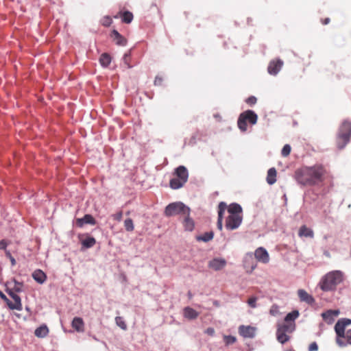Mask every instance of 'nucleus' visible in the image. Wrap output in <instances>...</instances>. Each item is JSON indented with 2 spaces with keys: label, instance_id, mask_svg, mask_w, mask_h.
Listing matches in <instances>:
<instances>
[{
  "label": "nucleus",
  "instance_id": "1",
  "mask_svg": "<svg viewBox=\"0 0 351 351\" xmlns=\"http://www.w3.org/2000/svg\"><path fill=\"white\" fill-rule=\"evenodd\" d=\"M324 173V168L322 165L305 167L295 171V178L300 184L314 185L322 180Z\"/></svg>",
  "mask_w": 351,
  "mask_h": 351
},
{
  "label": "nucleus",
  "instance_id": "2",
  "mask_svg": "<svg viewBox=\"0 0 351 351\" xmlns=\"http://www.w3.org/2000/svg\"><path fill=\"white\" fill-rule=\"evenodd\" d=\"M350 324H351V319L348 318H341L335 324L336 343L339 347L351 345V329L345 331L346 326Z\"/></svg>",
  "mask_w": 351,
  "mask_h": 351
},
{
  "label": "nucleus",
  "instance_id": "3",
  "mask_svg": "<svg viewBox=\"0 0 351 351\" xmlns=\"http://www.w3.org/2000/svg\"><path fill=\"white\" fill-rule=\"evenodd\" d=\"M343 281V274L340 271H333L326 274L320 282V288L324 291H331Z\"/></svg>",
  "mask_w": 351,
  "mask_h": 351
},
{
  "label": "nucleus",
  "instance_id": "4",
  "mask_svg": "<svg viewBox=\"0 0 351 351\" xmlns=\"http://www.w3.org/2000/svg\"><path fill=\"white\" fill-rule=\"evenodd\" d=\"M351 136V123L344 121L339 127L337 136V145L341 149L350 142Z\"/></svg>",
  "mask_w": 351,
  "mask_h": 351
},
{
  "label": "nucleus",
  "instance_id": "5",
  "mask_svg": "<svg viewBox=\"0 0 351 351\" xmlns=\"http://www.w3.org/2000/svg\"><path fill=\"white\" fill-rule=\"evenodd\" d=\"M175 175L176 177L170 180L169 185L173 189H179L187 182L189 172L184 166L180 165L175 169Z\"/></svg>",
  "mask_w": 351,
  "mask_h": 351
},
{
  "label": "nucleus",
  "instance_id": "6",
  "mask_svg": "<svg viewBox=\"0 0 351 351\" xmlns=\"http://www.w3.org/2000/svg\"><path fill=\"white\" fill-rule=\"evenodd\" d=\"M190 208L181 202H173L168 204L165 209V215L167 217L174 215H190Z\"/></svg>",
  "mask_w": 351,
  "mask_h": 351
},
{
  "label": "nucleus",
  "instance_id": "7",
  "mask_svg": "<svg viewBox=\"0 0 351 351\" xmlns=\"http://www.w3.org/2000/svg\"><path fill=\"white\" fill-rule=\"evenodd\" d=\"M257 119V114L253 110H247L239 115L237 125L241 132H245L247 130V121L251 125H254L256 123Z\"/></svg>",
  "mask_w": 351,
  "mask_h": 351
},
{
  "label": "nucleus",
  "instance_id": "8",
  "mask_svg": "<svg viewBox=\"0 0 351 351\" xmlns=\"http://www.w3.org/2000/svg\"><path fill=\"white\" fill-rule=\"evenodd\" d=\"M242 221L243 215H228L226 219L225 227L229 230H236L241 226Z\"/></svg>",
  "mask_w": 351,
  "mask_h": 351
},
{
  "label": "nucleus",
  "instance_id": "9",
  "mask_svg": "<svg viewBox=\"0 0 351 351\" xmlns=\"http://www.w3.org/2000/svg\"><path fill=\"white\" fill-rule=\"evenodd\" d=\"M283 66V61L280 59L271 60L267 67L268 73L270 75H276L281 70Z\"/></svg>",
  "mask_w": 351,
  "mask_h": 351
},
{
  "label": "nucleus",
  "instance_id": "10",
  "mask_svg": "<svg viewBox=\"0 0 351 351\" xmlns=\"http://www.w3.org/2000/svg\"><path fill=\"white\" fill-rule=\"evenodd\" d=\"M298 295L300 301L305 302L308 305L313 306L315 304V300L312 295L309 294L304 289H300L298 290Z\"/></svg>",
  "mask_w": 351,
  "mask_h": 351
},
{
  "label": "nucleus",
  "instance_id": "11",
  "mask_svg": "<svg viewBox=\"0 0 351 351\" xmlns=\"http://www.w3.org/2000/svg\"><path fill=\"white\" fill-rule=\"evenodd\" d=\"M239 333L244 338L252 339L256 335V328L250 326L241 325L239 327Z\"/></svg>",
  "mask_w": 351,
  "mask_h": 351
},
{
  "label": "nucleus",
  "instance_id": "12",
  "mask_svg": "<svg viewBox=\"0 0 351 351\" xmlns=\"http://www.w3.org/2000/svg\"><path fill=\"white\" fill-rule=\"evenodd\" d=\"M254 256L256 260L263 263H267L269 261V256L265 248L263 247H258L254 252Z\"/></svg>",
  "mask_w": 351,
  "mask_h": 351
},
{
  "label": "nucleus",
  "instance_id": "13",
  "mask_svg": "<svg viewBox=\"0 0 351 351\" xmlns=\"http://www.w3.org/2000/svg\"><path fill=\"white\" fill-rule=\"evenodd\" d=\"M339 315V310H328L322 313V317L327 324H332Z\"/></svg>",
  "mask_w": 351,
  "mask_h": 351
},
{
  "label": "nucleus",
  "instance_id": "14",
  "mask_svg": "<svg viewBox=\"0 0 351 351\" xmlns=\"http://www.w3.org/2000/svg\"><path fill=\"white\" fill-rule=\"evenodd\" d=\"M7 293L14 300V302H12V304H10V309L11 310H17V311H21L22 310V303H21V299L19 295L14 293L13 291L12 290H6Z\"/></svg>",
  "mask_w": 351,
  "mask_h": 351
},
{
  "label": "nucleus",
  "instance_id": "15",
  "mask_svg": "<svg viewBox=\"0 0 351 351\" xmlns=\"http://www.w3.org/2000/svg\"><path fill=\"white\" fill-rule=\"evenodd\" d=\"M226 265V261L224 258H215L209 261L208 267L215 271H218L223 269Z\"/></svg>",
  "mask_w": 351,
  "mask_h": 351
},
{
  "label": "nucleus",
  "instance_id": "16",
  "mask_svg": "<svg viewBox=\"0 0 351 351\" xmlns=\"http://www.w3.org/2000/svg\"><path fill=\"white\" fill-rule=\"evenodd\" d=\"M227 208V205L225 202H221L218 206V219H217V228L219 230H222L223 229V213Z\"/></svg>",
  "mask_w": 351,
  "mask_h": 351
},
{
  "label": "nucleus",
  "instance_id": "17",
  "mask_svg": "<svg viewBox=\"0 0 351 351\" xmlns=\"http://www.w3.org/2000/svg\"><path fill=\"white\" fill-rule=\"evenodd\" d=\"M77 226L82 228L84 224L95 225L96 221L91 215L86 214L82 218L76 219Z\"/></svg>",
  "mask_w": 351,
  "mask_h": 351
},
{
  "label": "nucleus",
  "instance_id": "18",
  "mask_svg": "<svg viewBox=\"0 0 351 351\" xmlns=\"http://www.w3.org/2000/svg\"><path fill=\"white\" fill-rule=\"evenodd\" d=\"M71 326L78 332L84 331V322L81 317H75L71 322Z\"/></svg>",
  "mask_w": 351,
  "mask_h": 351
},
{
  "label": "nucleus",
  "instance_id": "19",
  "mask_svg": "<svg viewBox=\"0 0 351 351\" xmlns=\"http://www.w3.org/2000/svg\"><path fill=\"white\" fill-rule=\"evenodd\" d=\"M229 215H243V209L240 204L232 203L228 207Z\"/></svg>",
  "mask_w": 351,
  "mask_h": 351
},
{
  "label": "nucleus",
  "instance_id": "20",
  "mask_svg": "<svg viewBox=\"0 0 351 351\" xmlns=\"http://www.w3.org/2000/svg\"><path fill=\"white\" fill-rule=\"evenodd\" d=\"M33 279L38 284H43L47 280V276L41 269H36L32 273Z\"/></svg>",
  "mask_w": 351,
  "mask_h": 351
},
{
  "label": "nucleus",
  "instance_id": "21",
  "mask_svg": "<svg viewBox=\"0 0 351 351\" xmlns=\"http://www.w3.org/2000/svg\"><path fill=\"white\" fill-rule=\"evenodd\" d=\"M111 36L113 38L116 44L119 46H125L127 44V40L121 36L118 31L113 29L111 33Z\"/></svg>",
  "mask_w": 351,
  "mask_h": 351
},
{
  "label": "nucleus",
  "instance_id": "22",
  "mask_svg": "<svg viewBox=\"0 0 351 351\" xmlns=\"http://www.w3.org/2000/svg\"><path fill=\"white\" fill-rule=\"evenodd\" d=\"M183 315L188 319H195L199 316V313L193 308L186 306L183 309Z\"/></svg>",
  "mask_w": 351,
  "mask_h": 351
},
{
  "label": "nucleus",
  "instance_id": "23",
  "mask_svg": "<svg viewBox=\"0 0 351 351\" xmlns=\"http://www.w3.org/2000/svg\"><path fill=\"white\" fill-rule=\"evenodd\" d=\"M278 330L283 331L285 332L291 333L295 329V322H285L282 325L278 326Z\"/></svg>",
  "mask_w": 351,
  "mask_h": 351
},
{
  "label": "nucleus",
  "instance_id": "24",
  "mask_svg": "<svg viewBox=\"0 0 351 351\" xmlns=\"http://www.w3.org/2000/svg\"><path fill=\"white\" fill-rule=\"evenodd\" d=\"M298 234L301 237H304L308 238H313L314 236L313 231L311 228H307L306 226H302L300 227Z\"/></svg>",
  "mask_w": 351,
  "mask_h": 351
},
{
  "label": "nucleus",
  "instance_id": "25",
  "mask_svg": "<svg viewBox=\"0 0 351 351\" xmlns=\"http://www.w3.org/2000/svg\"><path fill=\"white\" fill-rule=\"evenodd\" d=\"M276 182V170L274 167L270 168L267 171V182L271 185Z\"/></svg>",
  "mask_w": 351,
  "mask_h": 351
},
{
  "label": "nucleus",
  "instance_id": "26",
  "mask_svg": "<svg viewBox=\"0 0 351 351\" xmlns=\"http://www.w3.org/2000/svg\"><path fill=\"white\" fill-rule=\"evenodd\" d=\"M111 56L107 53H104L100 56L99 63L104 68L108 67L111 63Z\"/></svg>",
  "mask_w": 351,
  "mask_h": 351
},
{
  "label": "nucleus",
  "instance_id": "27",
  "mask_svg": "<svg viewBox=\"0 0 351 351\" xmlns=\"http://www.w3.org/2000/svg\"><path fill=\"white\" fill-rule=\"evenodd\" d=\"M49 333V329L46 325H42L35 330L34 334L37 337H45Z\"/></svg>",
  "mask_w": 351,
  "mask_h": 351
},
{
  "label": "nucleus",
  "instance_id": "28",
  "mask_svg": "<svg viewBox=\"0 0 351 351\" xmlns=\"http://www.w3.org/2000/svg\"><path fill=\"white\" fill-rule=\"evenodd\" d=\"M184 217L183 225L184 229L187 231H192L194 228L193 220L189 217V215H184Z\"/></svg>",
  "mask_w": 351,
  "mask_h": 351
},
{
  "label": "nucleus",
  "instance_id": "29",
  "mask_svg": "<svg viewBox=\"0 0 351 351\" xmlns=\"http://www.w3.org/2000/svg\"><path fill=\"white\" fill-rule=\"evenodd\" d=\"M300 313L298 310H294L289 313L285 317V322H295V320L299 317Z\"/></svg>",
  "mask_w": 351,
  "mask_h": 351
},
{
  "label": "nucleus",
  "instance_id": "30",
  "mask_svg": "<svg viewBox=\"0 0 351 351\" xmlns=\"http://www.w3.org/2000/svg\"><path fill=\"white\" fill-rule=\"evenodd\" d=\"M283 331L277 329L276 336L278 341L282 344L285 343L289 340V337Z\"/></svg>",
  "mask_w": 351,
  "mask_h": 351
},
{
  "label": "nucleus",
  "instance_id": "31",
  "mask_svg": "<svg viewBox=\"0 0 351 351\" xmlns=\"http://www.w3.org/2000/svg\"><path fill=\"white\" fill-rule=\"evenodd\" d=\"M95 243L96 240L93 237H88L82 241V246L86 249L92 247Z\"/></svg>",
  "mask_w": 351,
  "mask_h": 351
},
{
  "label": "nucleus",
  "instance_id": "32",
  "mask_svg": "<svg viewBox=\"0 0 351 351\" xmlns=\"http://www.w3.org/2000/svg\"><path fill=\"white\" fill-rule=\"evenodd\" d=\"M119 14L121 15L122 22L125 23H130L133 20V14L129 11H125L123 13L120 12Z\"/></svg>",
  "mask_w": 351,
  "mask_h": 351
},
{
  "label": "nucleus",
  "instance_id": "33",
  "mask_svg": "<svg viewBox=\"0 0 351 351\" xmlns=\"http://www.w3.org/2000/svg\"><path fill=\"white\" fill-rule=\"evenodd\" d=\"M214 233L212 231L206 232L202 235L197 237V241L208 242L213 239Z\"/></svg>",
  "mask_w": 351,
  "mask_h": 351
},
{
  "label": "nucleus",
  "instance_id": "34",
  "mask_svg": "<svg viewBox=\"0 0 351 351\" xmlns=\"http://www.w3.org/2000/svg\"><path fill=\"white\" fill-rule=\"evenodd\" d=\"M224 343L226 346L234 344L237 341V338L232 335H226L223 336Z\"/></svg>",
  "mask_w": 351,
  "mask_h": 351
},
{
  "label": "nucleus",
  "instance_id": "35",
  "mask_svg": "<svg viewBox=\"0 0 351 351\" xmlns=\"http://www.w3.org/2000/svg\"><path fill=\"white\" fill-rule=\"evenodd\" d=\"M124 227L128 232L133 231L134 229V226L132 219L130 218L126 219L124 221Z\"/></svg>",
  "mask_w": 351,
  "mask_h": 351
},
{
  "label": "nucleus",
  "instance_id": "36",
  "mask_svg": "<svg viewBox=\"0 0 351 351\" xmlns=\"http://www.w3.org/2000/svg\"><path fill=\"white\" fill-rule=\"evenodd\" d=\"M116 324L121 329L125 330L127 329V324L122 317L117 316L115 317Z\"/></svg>",
  "mask_w": 351,
  "mask_h": 351
},
{
  "label": "nucleus",
  "instance_id": "37",
  "mask_svg": "<svg viewBox=\"0 0 351 351\" xmlns=\"http://www.w3.org/2000/svg\"><path fill=\"white\" fill-rule=\"evenodd\" d=\"M14 287L13 289L15 292L20 293L23 291V282H18L16 280H13Z\"/></svg>",
  "mask_w": 351,
  "mask_h": 351
},
{
  "label": "nucleus",
  "instance_id": "38",
  "mask_svg": "<svg viewBox=\"0 0 351 351\" xmlns=\"http://www.w3.org/2000/svg\"><path fill=\"white\" fill-rule=\"evenodd\" d=\"M291 146L289 144L285 145L281 151L282 156L284 157L289 156L291 152Z\"/></svg>",
  "mask_w": 351,
  "mask_h": 351
},
{
  "label": "nucleus",
  "instance_id": "39",
  "mask_svg": "<svg viewBox=\"0 0 351 351\" xmlns=\"http://www.w3.org/2000/svg\"><path fill=\"white\" fill-rule=\"evenodd\" d=\"M112 20L108 16H106L103 17V19H101V24H102V25H104L105 27L110 26L112 24Z\"/></svg>",
  "mask_w": 351,
  "mask_h": 351
},
{
  "label": "nucleus",
  "instance_id": "40",
  "mask_svg": "<svg viewBox=\"0 0 351 351\" xmlns=\"http://www.w3.org/2000/svg\"><path fill=\"white\" fill-rule=\"evenodd\" d=\"M257 300L258 298L256 297L252 296L248 299L247 302L250 307L254 308L256 307Z\"/></svg>",
  "mask_w": 351,
  "mask_h": 351
},
{
  "label": "nucleus",
  "instance_id": "41",
  "mask_svg": "<svg viewBox=\"0 0 351 351\" xmlns=\"http://www.w3.org/2000/svg\"><path fill=\"white\" fill-rule=\"evenodd\" d=\"M130 57V53H125L123 57V62L127 65L128 68H132V65L130 64V62H129Z\"/></svg>",
  "mask_w": 351,
  "mask_h": 351
},
{
  "label": "nucleus",
  "instance_id": "42",
  "mask_svg": "<svg viewBox=\"0 0 351 351\" xmlns=\"http://www.w3.org/2000/svg\"><path fill=\"white\" fill-rule=\"evenodd\" d=\"M112 218L118 221H121L123 218V213L122 211H119L117 213L112 215Z\"/></svg>",
  "mask_w": 351,
  "mask_h": 351
},
{
  "label": "nucleus",
  "instance_id": "43",
  "mask_svg": "<svg viewBox=\"0 0 351 351\" xmlns=\"http://www.w3.org/2000/svg\"><path fill=\"white\" fill-rule=\"evenodd\" d=\"M0 298L3 300L7 305L8 306L9 308L10 309V304H12V301H10L5 294H3L1 291H0Z\"/></svg>",
  "mask_w": 351,
  "mask_h": 351
},
{
  "label": "nucleus",
  "instance_id": "44",
  "mask_svg": "<svg viewBox=\"0 0 351 351\" xmlns=\"http://www.w3.org/2000/svg\"><path fill=\"white\" fill-rule=\"evenodd\" d=\"M245 101L247 104L252 106L256 103V98L254 96H251L249 97Z\"/></svg>",
  "mask_w": 351,
  "mask_h": 351
},
{
  "label": "nucleus",
  "instance_id": "45",
  "mask_svg": "<svg viewBox=\"0 0 351 351\" xmlns=\"http://www.w3.org/2000/svg\"><path fill=\"white\" fill-rule=\"evenodd\" d=\"M308 351H317L318 350L317 343L315 341L311 343L308 346Z\"/></svg>",
  "mask_w": 351,
  "mask_h": 351
},
{
  "label": "nucleus",
  "instance_id": "46",
  "mask_svg": "<svg viewBox=\"0 0 351 351\" xmlns=\"http://www.w3.org/2000/svg\"><path fill=\"white\" fill-rule=\"evenodd\" d=\"M8 242L5 239H2L0 241V250H6Z\"/></svg>",
  "mask_w": 351,
  "mask_h": 351
},
{
  "label": "nucleus",
  "instance_id": "47",
  "mask_svg": "<svg viewBox=\"0 0 351 351\" xmlns=\"http://www.w3.org/2000/svg\"><path fill=\"white\" fill-rule=\"evenodd\" d=\"M205 333L210 336H213L215 335V329L212 327H209L205 330Z\"/></svg>",
  "mask_w": 351,
  "mask_h": 351
},
{
  "label": "nucleus",
  "instance_id": "48",
  "mask_svg": "<svg viewBox=\"0 0 351 351\" xmlns=\"http://www.w3.org/2000/svg\"><path fill=\"white\" fill-rule=\"evenodd\" d=\"M162 82V78L159 76H156L154 80V84L156 86L161 85Z\"/></svg>",
  "mask_w": 351,
  "mask_h": 351
},
{
  "label": "nucleus",
  "instance_id": "49",
  "mask_svg": "<svg viewBox=\"0 0 351 351\" xmlns=\"http://www.w3.org/2000/svg\"><path fill=\"white\" fill-rule=\"evenodd\" d=\"M10 262H11V264H12V266L16 265V260H15V258L13 256L10 258Z\"/></svg>",
  "mask_w": 351,
  "mask_h": 351
},
{
  "label": "nucleus",
  "instance_id": "50",
  "mask_svg": "<svg viewBox=\"0 0 351 351\" xmlns=\"http://www.w3.org/2000/svg\"><path fill=\"white\" fill-rule=\"evenodd\" d=\"M330 21V19L329 18H326L323 22V24L324 25H327Z\"/></svg>",
  "mask_w": 351,
  "mask_h": 351
},
{
  "label": "nucleus",
  "instance_id": "51",
  "mask_svg": "<svg viewBox=\"0 0 351 351\" xmlns=\"http://www.w3.org/2000/svg\"><path fill=\"white\" fill-rule=\"evenodd\" d=\"M5 254L6 256L10 258H11L12 256L11 254V253L10 252V251H8V250H5Z\"/></svg>",
  "mask_w": 351,
  "mask_h": 351
},
{
  "label": "nucleus",
  "instance_id": "52",
  "mask_svg": "<svg viewBox=\"0 0 351 351\" xmlns=\"http://www.w3.org/2000/svg\"><path fill=\"white\" fill-rule=\"evenodd\" d=\"M256 267V264H252L251 265V271H253Z\"/></svg>",
  "mask_w": 351,
  "mask_h": 351
},
{
  "label": "nucleus",
  "instance_id": "53",
  "mask_svg": "<svg viewBox=\"0 0 351 351\" xmlns=\"http://www.w3.org/2000/svg\"><path fill=\"white\" fill-rule=\"evenodd\" d=\"M247 258H250V259H252H252H253V258H252V254H249V255H247V256H246V259H247Z\"/></svg>",
  "mask_w": 351,
  "mask_h": 351
},
{
  "label": "nucleus",
  "instance_id": "54",
  "mask_svg": "<svg viewBox=\"0 0 351 351\" xmlns=\"http://www.w3.org/2000/svg\"><path fill=\"white\" fill-rule=\"evenodd\" d=\"M270 313L272 314V315H274V313H273L272 310L270 311Z\"/></svg>",
  "mask_w": 351,
  "mask_h": 351
},
{
  "label": "nucleus",
  "instance_id": "55",
  "mask_svg": "<svg viewBox=\"0 0 351 351\" xmlns=\"http://www.w3.org/2000/svg\"><path fill=\"white\" fill-rule=\"evenodd\" d=\"M93 339L96 341H97V339L95 337H93Z\"/></svg>",
  "mask_w": 351,
  "mask_h": 351
}]
</instances>
